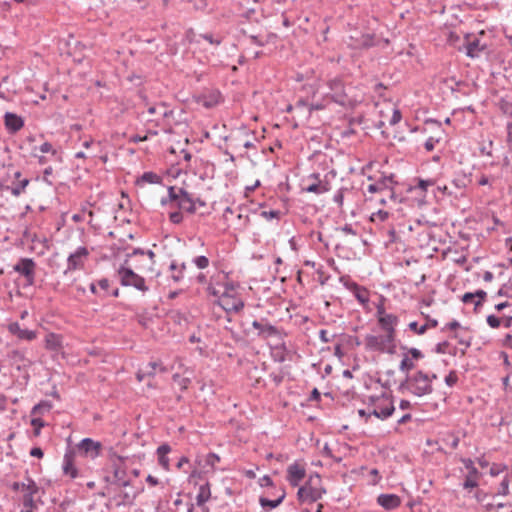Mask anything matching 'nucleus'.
Masks as SVG:
<instances>
[{
    "label": "nucleus",
    "instance_id": "obj_1",
    "mask_svg": "<svg viewBox=\"0 0 512 512\" xmlns=\"http://www.w3.org/2000/svg\"><path fill=\"white\" fill-rule=\"evenodd\" d=\"M399 392L409 391L411 394L422 397L433 392V386L430 384L428 374L418 370L412 374H407L405 379L398 387Z\"/></svg>",
    "mask_w": 512,
    "mask_h": 512
},
{
    "label": "nucleus",
    "instance_id": "obj_2",
    "mask_svg": "<svg viewBox=\"0 0 512 512\" xmlns=\"http://www.w3.org/2000/svg\"><path fill=\"white\" fill-rule=\"evenodd\" d=\"M327 86L330 89V93L327 95H329L328 97L332 102L351 109L360 103V100L349 94L341 77L329 79Z\"/></svg>",
    "mask_w": 512,
    "mask_h": 512
},
{
    "label": "nucleus",
    "instance_id": "obj_3",
    "mask_svg": "<svg viewBox=\"0 0 512 512\" xmlns=\"http://www.w3.org/2000/svg\"><path fill=\"white\" fill-rule=\"evenodd\" d=\"M37 264L32 258H20L13 266V270L24 278L23 288L35 284Z\"/></svg>",
    "mask_w": 512,
    "mask_h": 512
},
{
    "label": "nucleus",
    "instance_id": "obj_4",
    "mask_svg": "<svg viewBox=\"0 0 512 512\" xmlns=\"http://www.w3.org/2000/svg\"><path fill=\"white\" fill-rule=\"evenodd\" d=\"M117 273L122 286H133L142 292L148 291L149 288L145 283V279L135 273L131 267H127L126 264L121 265Z\"/></svg>",
    "mask_w": 512,
    "mask_h": 512
},
{
    "label": "nucleus",
    "instance_id": "obj_5",
    "mask_svg": "<svg viewBox=\"0 0 512 512\" xmlns=\"http://www.w3.org/2000/svg\"><path fill=\"white\" fill-rule=\"evenodd\" d=\"M3 356L4 360L15 366L18 371H25L33 365V360L26 356V349H8Z\"/></svg>",
    "mask_w": 512,
    "mask_h": 512
},
{
    "label": "nucleus",
    "instance_id": "obj_6",
    "mask_svg": "<svg viewBox=\"0 0 512 512\" xmlns=\"http://www.w3.org/2000/svg\"><path fill=\"white\" fill-rule=\"evenodd\" d=\"M302 191L307 193H314L321 195L330 190V183L327 180H322L319 173H312L302 180Z\"/></svg>",
    "mask_w": 512,
    "mask_h": 512
},
{
    "label": "nucleus",
    "instance_id": "obj_7",
    "mask_svg": "<svg viewBox=\"0 0 512 512\" xmlns=\"http://www.w3.org/2000/svg\"><path fill=\"white\" fill-rule=\"evenodd\" d=\"M215 304L219 305L227 313H238L244 308V301L237 294L223 292Z\"/></svg>",
    "mask_w": 512,
    "mask_h": 512
},
{
    "label": "nucleus",
    "instance_id": "obj_8",
    "mask_svg": "<svg viewBox=\"0 0 512 512\" xmlns=\"http://www.w3.org/2000/svg\"><path fill=\"white\" fill-rule=\"evenodd\" d=\"M252 327L256 330V336L260 339L266 340L268 338H281L282 333L280 329L272 325L267 318H260L252 322Z\"/></svg>",
    "mask_w": 512,
    "mask_h": 512
},
{
    "label": "nucleus",
    "instance_id": "obj_9",
    "mask_svg": "<svg viewBox=\"0 0 512 512\" xmlns=\"http://www.w3.org/2000/svg\"><path fill=\"white\" fill-rule=\"evenodd\" d=\"M460 461L467 469V474L465 476L464 482L462 483V487L465 490H471L473 488L478 487L479 479L482 477V473L475 467L474 461L470 458H460Z\"/></svg>",
    "mask_w": 512,
    "mask_h": 512
},
{
    "label": "nucleus",
    "instance_id": "obj_10",
    "mask_svg": "<svg viewBox=\"0 0 512 512\" xmlns=\"http://www.w3.org/2000/svg\"><path fill=\"white\" fill-rule=\"evenodd\" d=\"M89 254V250L85 246L78 247L75 252L68 256L67 268L64 271V274H67L70 271L83 269Z\"/></svg>",
    "mask_w": 512,
    "mask_h": 512
},
{
    "label": "nucleus",
    "instance_id": "obj_11",
    "mask_svg": "<svg viewBox=\"0 0 512 512\" xmlns=\"http://www.w3.org/2000/svg\"><path fill=\"white\" fill-rule=\"evenodd\" d=\"M102 443L91 438H84L77 445L76 453L91 459L97 458L102 451Z\"/></svg>",
    "mask_w": 512,
    "mask_h": 512
},
{
    "label": "nucleus",
    "instance_id": "obj_12",
    "mask_svg": "<svg viewBox=\"0 0 512 512\" xmlns=\"http://www.w3.org/2000/svg\"><path fill=\"white\" fill-rule=\"evenodd\" d=\"M324 493H326V490L324 488L319 489L312 486L304 485L298 489L297 498L302 503H314L321 499Z\"/></svg>",
    "mask_w": 512,
    "mask_h": 512
},
{
    "label": "nucleus",
    "instance_id": "obj_13",
    "mask_svg": "<svg viewBox=\"0 0 512 512\" xmlns=\"http://www.w3.org/2000/svg\"><path fill=\"white\" fill-rule=\"evenodd\" d=\"M395 407L391 395L386 394V401L377 403L376 407L371 410L373 416L380 420H386L393 415Z\"/></svg>",
    "mask_w": 512,
    "mask_h": 512
},
{
    "label": "nucleus",
    "instance_id": "obj_14",
    "mask_svg": "<svg viewBox=\"0 0 512 512\" xmlns=\"http://www.w3.org/2000/svg\"><path fill=\"white\" fill-rule=\"evenodd\" d=\"M395 175L390 174L389 176H381L378 180L375 181L376 186L379 187V193L381 194H388L389 199L396 202L397 201V195L394 191L393 186L397 184V182L394 180Z\"/></svg>",
    "mask_w": 512,
    "mask_h": 512
},
{
    "label": "nucleus",
    "instance_id": "obj_15",
    "mask_svg": "<svg viewBox=\"0 0 512 512\" xmlns=\"http://www.w3.org/2000/svg\"><path fill=\"white\" fill-rule=\"evenodd\" d=\"M305 476V467L299 463L294 462L288 466L286 479L292 487L299 486L300 482L305 478Z\"/></svg>",
    "mask_w": 512,
    "mask_h": 512
},
{
    "label": "nucleus",
    "instance_id": "obj_16",
    "mask_svg": "<svg viewBox=\"0 0 512 512\" xmlns=\"http://www.w3.org/2000/svg\"><path fill=\"white\" fill-rule=\"evenodd\" d=\"M168 200L176 204L177 209H180V204L185 205V202H190V193L184 188H177L175 186L168 187Z\"/></svg>",
    "mask_w": 512,
    "mask_h": 512
},
{
    "label": "nucleus",
    "instance_id": "obj_17",
    "mask_svg": "<svg viewBox=\"0 0 512 512\" xmlns=\"http://www.w3.org/2000/svg\"><path fill=\"white\" fill-rule=\"evenodd\" d=\"M7 329L12 335L16 336L19 340L32 341L37 337V332L35 330L21 328L18 322L9 323Z\"/></svg>",
    "mask_w": 512,
    "mask_h": 512
},
{
    "label": "nucleus",
    "instance_id": "obj_18",
    "mask_svg": "<svg viewBox=\"0 0 512 512\" xmlns=\"http://www.w3.org/2000/svg\"><path fill=\"white\" fill-rule=\"evenodd\" d=\"M5 128L10 134H15L24 127V119L13 112H6L4 115Z\"/></svg>",
    "mask_w": 512,
    "mask_h": 512
},
{
    "label": "nucleus",
    "instance_id": "obj_19",
    "mask_svg": "<svg viewBox=\"0 0 512 512\" xmlns=\"http://www.w3.org/2000/svg\"><path fill=\"white\" fill-rule=\"evenodd\" d=\"M106 481L119 488L128 487L131 484L130 480L126 479V470L120 464L113 465L112 480H110V477H106Z\"/></svg>",
    "mask_w": 512,
    "mask_h": 512
},
{
    "label": "nucleus",
    "instance_id": "obj_20",
    "mask_svg": "<svg viewBox=\"0 0 512 512\" xmlns=\"http://www.w3.org/2000/svg\"><path fill=\"white\" fill-rule=\"evenodd\" d=\"M76 451L73 449H69L66 451L64 458H63V473L67 476H70V478L74 479L78 476V470L75 467L74 461H75Z\"/></svg>",
    "mask_w": 512,
    "mask_h": 512
},
{
    "label": "nucleus",
    "instance_id": "obj_21",
    "mask_svg": "<svg viewBox=\"0 0 512 512\" xmlns=\"http://www.w3.org/2000/svg\"><path fill=\"white\" fill-rule=\"evenodd\" d=\"M344 285L352 291L359 303L366 305L369 302V291L365 287L356 282H344Z\"/></svg>",
    "mask_w": 512,
    "mask_h": 512
},
{
    "label": "nucleus",
    "instance_id": "obj_22",
    "mask_svg": "<svg viewBox=\"0 0 512 512\" xmlns=\"http://www.w3.org/2000/svg\"><path fill=\"white\" fill-rule=\"evenodd\" d=\"M377 503L385 510H394L401 505V498L396 494H380Z\"/></svg>",
    "mask_w": 512,
    "mask_h": 512
},
{
    "label": "nucleus",
    "instance_id": "obj_23",
    "mask_svg": "<svg viewBox=\"0 0 512 512\" xmlns=\"http://www.w3.org/2000/svg\"><path fill=\"white\" fill-rule=\"evenodd\" d=\"M351 39L353 40L352 46L355 49H368L375 45V37L370 33H361L356 37L351 36Z\"/></svg>",
    "mask_w": 512,
    "mask_h": 512
},
{
    "label": "nucleus",
    "instance_id": "obj_24",
    "mask_svg": "<svg viewBox=\"0 0 512 512\" xmlns=\"http://www.w3.org/2000/svg\"><path fill=\"white\" fill-rule=\"evenodd\" d=\"M29 183L30 180L24 178L19 181H13L11 186L1 184L0 187L2 190L10 191L13 196L18 197L25 192V189L29 185Z\"/></svg>",
    "mask_w": 512,
    "mask_h": 512
},
{
    "label": "nucleus",
    "instance_id": "obj_25",
    "mask_svg": "<svg viewBox=\"0 0 512 512\" xmlns=\"http://www.w3.org/2000/svg\"><path fill=\"white\" fill-rule=\"evenodd\" d=\"M365 348L369 351H385V345H383L381 336H375L371 334H368L365 337Z\"/></svg>",
    "mask_w": 512,
    "mask_h": 512
},
{
    "label": "nucleus",
    "instance_id": "obj_26",
    "mask_svg": "<svg viewBox=\"0 0 512 512\" xmlns=\"http://www.w3.org/2000/svg\"><path fill=\"white\" fill-rule=\"evenodd\" d=\"M471 182V175L460 173L456 175V177L452 180L451 184L456 189L457 193L459 192L460 195H463L464 190Z\"/></svg>",
    "mask_w": 512,
    "mask_h": 512
},
{
    "label": "nucleus",
    "instance_id": "obj_27",
    "mask_svg": "<svg viewBox=\"0 0 512 512\" xmlns=\"http://www.w3.org/2000/svg\"><path fill=\"white\" fill-rule=\"evenodd\" d=\"M139 491H136V492H133V493H130L128 491H120L118 494H116L114 496V499L115 500H119L117 503H116V506L117 507H120V506H131L134 504V500L136 499L137 495H138Z\"/></svg>",
    "mask_w": 512,
    "mask_h": 512
},
{
    "label": "nucleus",
    "instance_id": "obj_28",
    "mask_svg": "<svg viewBox=\"0 0 512 512\" xmlns=\"http://www.w3.org/2000/svg\"><path fill=\"white\" fill-rule=\"evenodd\" d=\"M465 47L467 56L471 58L478 57L479 53L486 48L485 45H481L480 40L478 38L467 40Z\"/></svg>",
    "mask_w": 512,
    "mask_h": 512
},
{
    "label": "nucleus",
    "instance_id": "obj_29",
    "mask_svg": "<svg viewBox=\"0 0 512 512\" xmlns=\"http://www.w3.org/2000/svg\"><path fill=\"white\" fill-rule=\"evenodd\" d=\"M62 336L55 333H48L45 337V348L50 351H59L62 348Z\"/></svg>",
    "mask_w": 512,
    "mask_h": 512
},
{
    "label": "nucleus",
    "instance_id": "obj_30",
    "mask_svg": "<svg viewBox=\"0 0 512 512\" xmlns=\"http://www.w3.org/2000/svg\"><path fill=\"white\" fill-rule=\"evenodd\" d=\"M171 451V447L169 444L167 443H164L162 445H160L158 448H157V455H158V462H159V465L165 469V470H169V458L167 456V454Z\"/></svg>",
    "mask_w": 512,
    "mask_h": 512
},
{
    "label": "nucleus",
    "instance_id": "obj_31",
    "mask_svg": "<svg viewBox=\"0 0 512 512\" xmlns=\"http://www.w3.org/2000/svg\"><path fill=\"white\" fill-rule=\"evenodd\" d=\"M386 334L384 336H381V339L383 341V345H385V350L393 354L395 352V337H396V329H389L385 331Z\"/></svg>",
    "mask_w": 512,
    "mask_h": 512
},
{
    "label": "nucleus",
    "instance_id": "obj_32",
    "mask_svg": "<svg viewBox=\"0 0 512 512\" xmlns=\"http://www.w3.org/2000/svg\"><path fill=\"white\" fill-rule=\"evenodd\" d=\"M211 491L210 484L206 481L204 484L200 485L199 492L196 496V505L198 507H203V505L210 499Z\"/></svg>",
    "mask_w": 512,
    "mask_h": 512
},
{
    "label": "nucleus",
    "instance_id": "obj_33",
    "mask_svg": "<svg viewBox=\"0 0 512 512\" xmlns=\"http://www.w3.org/2000/svg\"><path fill=\"white\" fill-rule=\"evenodd\" d=\"M280 490H281V494L275 500H271V499H268L265 497H260V499H259L260 505L263 508H269V509H275L276 507H278L286 497V492H285L284 487H281Z\"/></svg>",
    "mask_w": 512,
    "mask_h": 512
},
{
    "label": "nucleus",
    "instance_id": "obj_34",
    "mask_svg": "<svg viewBox=\"0 0 512 512\" xmlns=\"http://www.w3.org/2000/svg\"><path fill=\"white\" fill-rule=\"evenodd\" d=\"M416 181H417V184L414 186H410L408 188V191L413 192V191L419 190L420 195H422L423 197L425 196V193L427 192V188L430 186H434L436 183L435 179L417 178Z\"/></svg>",
    "mask_w": 512,
    "mask_h": 512
},
{
    "label": "nucleus",
    "instance_id": "obj_35",
    "mask_svg": "<svg viewBox=\"0 0 512 512\" xmlns=\"http://www.w3.org/2000/svg\"><path fill=\"white\" fill-rule=\"evenodd\" d=\"M399 319L394 314H388L387 316L379 317L378 324L383 331L389 329H395V326L398 324Z\"/></svg>",
    "mask_w": 512,
    "mask_h": 512
},
{
    "label": "nucleus",
    "instance_id": "obj_36",
    "mask_svg": "<svg viewBox=\"0 0 512 512\" xmlns=\"http://www.w3.org/2000/svg\"><path fill=\"white\" fill-rule=\"evenodd\" d=\"M190 200L191 201L189 202V205H181L180 204V209H183V211L186 212V213L194 214L196 212V206L197 205L199 207H205L206 206V202L204 200H202L199 197L194 198L191 193H190Z\"/></svg>",
    "mask_w": 512,
    "mask_h": 512
},
{
    "label": "nucleus",
    "instance_id": "obj_37",
    "mask_svg": "<svg viewBox=\"0 0 512 512\" xmlns=\"http://www.w3.org/2000/svg\"><path fill=\"white\" fill-rule=\"evenodd\" d=\"M161 182L162 177L152 171L144 172L141 177L136 180V184L138 185L141 183L160 184Z\"/></svg>",
    "mask_w": 512,
    "mask_h": 512
},
{
    "label": "nucleus",
    "instance_id": "obj_38",
    "mask_svg": "<svg viewBox=\"0 0 512 512\" xmlns=\"http://www.w3.org/2000/svg\"><path fill=\"white\" fill-rule=\"evenodd\" d=\"M203 106L206 108H212L220 103L221 94L219 91L215 90L209 93L208 95H203Z\"/></svg>",
    "mask_w": 512,
    "mask_h": 512
},
{
    "label": "nucleus",
    "instance_id": "obj_39",
    "mask_svg": "<svg viewBox=\"0 0 512 512\" xmlns=\"http://www.w3.org/2000/svg\"><path fill=\"white\" fill-rule=\"evenodd\" d=\"M37 150H39L41 153H49L51 154V157L56 161L62 162L61 152L55 149L49 142H44L39 147H37Z\"/></svg>",
    "mask_w": 512,
    "mask_h": 512
},
{
    "label": "nucleus",
    "instance_id": "obj_40",
    "mask_svg": "<svg viewBox=\"0 0 512 512\" xmlns=\"http://www.w3.org/2000/svg\"><path fill=\"white\" fill-rule=\"evenodd\" d=\"M52 408V404L49 401H41L38 404H36L32 410L31 415H42L45 412H49Z\"/></svg>",
    "mask_w": 512,
    "mask_h": 512
},
{
    "label": "nucleus",
    "instance_id": "obj_41",
    "mask_svg": "<svg viewBox=\"0 0 512 512\" xmlns=\"http://www.w3.org/2000/svg\"><path fill=\"white\" fill-rule=\"evenodd\" d=\"M415 368V364L413 360L408 356V354H404L403 359L400 362L399 369L401 372L410 374L409 371Z\"/></svg>",
    "mask_w": 512,
    "mask_h": 512
},
{
    "label": "nucleus",
    "instance_id": "obj_42",
    "mask_svg": "<svg viewBox=\"0 0 512 512\" xmlns=\"http://www.w3.org/2000/svg\"><path fill=\"white\" fill-rule=\"evenodd\" d=\"M328 96L329 95L326 94L320 101L310 103L309 104V112L311 113L312 111H318V110L325 109L327 107L328 103L332 102Z\"/></svg>",
    "mask_w": 512,
    "mask_h": 512
},
{
    "label": "nucleus",
    "instance_id": "obj_43",
    "mask_svg": "<svg viewBox=\"0 0 512 512\" xmlns=\"http://www.w3.org/2000/svg\"><path fill=\"white\" fill-rule=\"evenodd\" d=\"M31 426H33V435L38 437L41 434V429L46 425L44 420L40 417H34L30 421Z\"/></svg>",
    "mask_w": 512,
    "mask_h": 512
},
{
    "label": "nucleus",
    "instance_id": "obj_44",
    "mask_svg": "<svg viewBox=\"0 0 512 512\" xmlns=\"http://www.w3.org/2000/svg\"><path fill=\"white\" fill-rule=\"evenodd\" d=\"M509 475L506 474L499 484L496 495L507 496L509 494Z\"/></svg>",
    "mask_w": 512,
    "mask_h": 512
},
{
    "label": "nucleus",
    "instance_id": "obj_45",
    "mask_svg": "<svg viewBox=\"0 0 512 512\" xmlns=\"http://www.w3.org/2000/svg\"><path fill=\"white\" fill-rule=\"evenodd\" d=\"M443 441L449 444L452 449H457L460 443V438L453 432H449L446 435V438H443Z\"/></svg>",
    "mask_w": 512,
    "mask_h": 512
},
{
    "label": "nucleus",
    "instance_id": "obj_46",
    "mask_svg": "<svg viewBox=\"0 0 512 512\" xmlns=\"http://www.w3.org/2000/svg\"><path fill=\"white\" fill-rule=\"evenodd\" d=\"M408 328L413 331L414 333H416L417 335H423L426 333V331L428 330V325H421L419 326L418 325V322L416 321H413V322H410L408 324Z\"/></svg>",
    "mask_w": 512,
    "mask_h": 512
},
{
    "label": "nucleus",
    "instance_id": "obj_47",
    "mask_svg": "<svg viewBox=\"0 0 512 512\" xmlns=\"http://www.w3.org/2000/svg\"><path fill=\"white\" fill-rule=\"evenodd\" d=\"M192 262L198 269H205L209 266V259L204 255L194 257Z\"/></svg>",
    "mask_w": 512,
    "mask_h": 512
},
{
    "label": "nucleus",
    "instance_id": "obj_48",
    "mask_svg": "<svg viewBox=\"0 0 512 512\" xmlns=\"http://www.w3.org/2000/svg\"><path fill=\"white\" fill-rule=\"evenodd\" d=\"M316 273L318 275V282L320 283V285L323 286L327 284V282L330 279V275H327L324 272L323 265H318V267L316 268Z\"/></svg>",
    "mask_w": 512,
    "mask_h": 512
},
{
    "label": "nucleus",
    "instance_id": "obj_49",
    "mask_svg": "<svg viewBox=\"0 0 512 512\" xmlns=\"http://www.w3.org/2000/svg\"><path fill=\"white\" fill-rule=\"evenodd\" d=\"M199 36L202 39H204L207 42H209L211 45L218 46V45H220L222 43V38L221 37L215 38L212 33H202Z\"/></svg>",
    "mask_w": 512,
    "mask_h": 512
},
{
    "label": "nucleus",
    "instance_id": "obj_50",
    "mask_svg": "<svg viewBox=\"0 0 512 512\" xmlns=\"http://www.w3.org/2000/svg\"><path fill=\"white\" fill-rule=\"evenodd\" d=\"M474 295L475 298H477V300L474 302L475 310H477V308L482 306L483 302L486 300L487 293L484 290L479 289L474 292Z\"/></svg>",
    "mask_w": 512,
    "mask_h": 512
},
{
    "label": "nucleus",
    "instance_id": "obj_51",
    "mask_svg": "<svg viewBox=\"0 0 512 512\" xmlns=\"http://www.w3.org/2000/svg\"><path fill=\"white\" fill-rule=\"evenodd\" d=\"M486 321L487 324L493 329L500 327V325L502 324V318L494 314L488 315Z\"/></svg>",
    "mask_w": 512,
    "mask_h": 512
},
{
    "label": "nucleus",
    "instance_id": "obj_52",
    "mask_svg": "<svg viewBox=\"0 0 512 512\" xmlns=\"http://www.w3.org/2000/svg\"><path fill=\"white\" fill-rule=\"evenodd\" d=\"M137 322L143 327L147 328L152 318L148 315V313L144 312L136 315Z\"/></svg>",
    "mask_w": 512,
    "mask_h": 512
},
{
    "label": "nucleus",
    "instance_id": "obj_53",
    "mask_svg": "<svg viewBox=\"0 0 512 512\" xmlns=\"http://www.w3.org/2000/svg\"><path fill=\"white\" fill-rule=\"evenodd\" d=\"M386 394L387 393H382L379 396H369L366 403L368 404V406L375 408L377 403L381 401H386Z\"/></svg>",
    "mask_w": 512,
    "mask_h": 512
},
{
    "label": "nucleus",
    "instance_id": "obj_54",
    "mask_svg": "<svg viewBox=\"0 0 512 512\" xmlns=\"http://www.w3.org/2000/svg\"><path fill=\"white\" fill-rule=\"evenodd\" d=\"M196 11L204 12L208 6V0H188Z\"/></svg>",
    "mask_w": 512,
    "mask_h": 512
},
{
    "label": "nucleus",
    "instance_id": "obj_55",
    "mask_svg": "<svg viewBox=\"0 0 512 512\" xmlns=\"http://www.w3.org/2000/svg\"><path fill=\"white\" fill-rule=\"evenodd\" d=\"M182 211L183 210H176V211H173V212H170L169 213V220L173 223V224H180L182 221H183V214H182Z\"/></svg>",
    "mask_w": 512,
    "mask_h": 512
},
{
    "label": "nucleus",
    "instance_id": "obj_56",
    "mask_svg": "<svg viewBox=\"0 0 512 512\" xmlns=\"http://www.w3.org/2000/svg\"><path fill=\"white\" fill-rule=\"evenodd\" d=\"M458 381V376L455 370H451L445 377V383L449 387H453Z\"/></svg>",
    "mask_w": 512,
    "mask_h": 512
},
{
    "label": "nucleus",
    "instance_id": "obj_57",
    "mask_svg": "<svg viewBox=\"0 0 512 512\" xmlns=\"http://www.w3.org/2000/svg\"><path fill=\"white\" fill-rule=\"evenodd\" d=\"M33 496V494L27 492L23 495L22 504L24 507L30 509L35 507Z\"/></svg>",
    "mask_w": 512,
    "mask_h": 512
},
{
    "label": "nucleus",
    "instance_id": "obj_58",
    "mask_svg": "<svg viewBox=\"0 0 512 512\" xmlns=\"http://www.w3.org/2000/svg\"><path fill=\"white\" fill-rule=\"evenodd\" d=\"M506 468L507 467L505 465L493 463L490 467L489 474L493 477L498 476Z\"/></svg>",
    "mask_w": 512,
    "mask_h": 512
},
{
    "label": "nucleus",
    "instance_id": "obj_59",
    "mask_svg": "<svg viewBox=\"0 0 512 512\" xmlns=\"http://www.w3.org/2000/svg\"><path fill=\"white\" fill-rule=\"evenodd\" d=\"M173 380L180 385L181 390H186L190 384L189 378H181L178 374L173 375Z\"/></svg>",
    "mask_w": 512,
    "mask_h": 512
},
{
    "label": "nucleus",
    "instance_id": "obj_60",
    "mask_svg": "<svg viewBox=\"0 0 512 512\" xmlns=\"http://www.w3.org/2000/svg\"><path fill=\"white\" fill-rule=\"evenodd\" d=\"M220 461V457L215 453H209L206 456V464L210 466L212 469L215 468L216 463Z\"/></svg>",
    "mask_w": 512,
    "mask_h": 512
},
{
    "label": "nucleus",
    "instance_id": "obj_61",
    "mask_svg": "<svg viewBox=\"0 0 512 512\" xmlns=\"http://www.w3.org/2000/svg\"><path fill=\"white\" fill-rule=\"evenodd\" d=\"M450 346L448 341L439 342L436 344L433 351L437 354H445L447 352V348Z\"/></svg>",
    "mask_w": 512,
    "mask_h": 512
},
{
    "label": "nucleus",
    "instance_id": "obj_62",
    "mask_svg": "<svg viewBox=\"0 0 512 512\" xmlns=\"http://www.w3.org/2000/svg\"><path fill=\"white\" fill-rule=\"evenodd\" d=\"M160 366V363L158 362H149L146 366H145V374H147V376H154L155 375V371H156V368Z\"/></svg>",
    "mask_w": 512,
    "mask_h": 512
},
{
    "label": "nucleus",
    "instance_id": "obj_63",
    "mask_svg": "<svg viewBox=\"0 0 512 512\" xmlns=\"http://www.w3.org/2000/svg\"><path fill=\"white\" fill-rule=\"evenodd\" d=\"M28 484H26L25 490L27 493L36 494L39 491V487L36 485V483L31 479L28 478Z\"/></svg>",
    "mask_w": 512,
    "mask_h": 512
},
{
    "label": "nucleus",
    "instance_id": "obj_64",
    "mask_svg": "<svg viewBox=\"0 0 512 512\" xmlns=\"http://www.w3.org/2000/svg\"><path fill=\"white\" fill-rule=\"evenodd\" d=\"M260 215L267 220H270L273 218L278 219L280 217V211L279 210L262 211Z\"/></svg>",
    "mask_w": 512,
    "mask_h": 512
}]
</instances>
